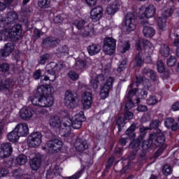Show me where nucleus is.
I'll list each match as a JSON object with an SVG mask.
<instances>
[{
  "label": "nucleus",
  "instance_id": "1",
  "mask_svg": "<svg viewBox=\"0 0 179 179\" xmlns=\"http://www.w3.org/2000/svg\"><path fill=\"white\" fill-rule=\"evenodd\" d=\"M143 76H136V82H132L131 84L127 88V95L126 96V106L124 113V117H119L117 120L116 125H117L119 132H121L122 127L125 125V120H132L134 118V113L128 111L134 107V101H136V104L141 103V99H145L148 96V92L142 90H137L136 87L140 85H143L145 89H149L150 83L149 80L146 79V76H149L150 79L155 82L156 80V73L153 70H149L146 68L143 71Z\"/></svg>",
  "mask_w": 179,
  "mask_h": 179
},
{
  "label": "nucleus",
  "instance_id": "2",
  "mask_svg": "<svg viewBox=\"0 0 179 179\" xmlns=\"http://www.w3.org/2000/svg\"><path fill=\"white\" fill-rule=\"evenodd\" d=\"M85 113L80 111L74 115L72 118L69 115L62 119L58 116L52 115L49 120V124L52 128L59 129L61 136L64 138L65 141L71 142L73 138V134L71 133L72 127L73 129H79L82 127V122L85 121Z\"/></svg>",
  "mask_w": 179,
  "mask_h": 179
},
{
  "label": "nucleus",
  "instance_id": "3",
  "mask_svg": "<svg viewBox=\"0 0 179 179\" xmlns=\"http://www.w3.org/2000/svg\"><path fill=\"white\" fill-rule=\"evenodd\" d=\"M19 19V15L15 11L9 12L6 17L0 15V41H8L11 40H19L22 37V25L15 24L10 27L12 23H16Z\"/></svg>",
  "mask_w": 179,
  "mask_h": 179
},
{
  "label": "nucleus",
  "instance_id": "4",
  "mask_svg": "<svg viewBox=\"0 0 179 179\" xmlns=\"http://www.w3.org/2000/svg\"><path fill=\"white\" fill-rule=\"evenodd\" d=\"M36 95L31 96L30 101L38 107H51L54 104V87L51 85H42L37 88Z\"/></svg>",
  "mask_w": 179,
  "mask_h": 179
},
{
  "label": "nucleus",
  "instance_id": "5",
  "mask_svg": "<svg viewBox=\"0 0 179 179\" xmlns=\"http://www.w3.org/2000/svg\"><path fill=\"white\" fill-rule=\"evenodd\" d=\"M164 142H166V136H164V133L162 132V130H157V133L150 134L149 138L147 141H144L143 143V151L140 156L145 157V156H146V152H148L153 145H155V146L159 148V149L155 153L154 157H159L164 150Z\"/></svg>",
  "mask_w": 179,
  "mask_h": 179
},
{
  "label": "nucleus",
  "instance_id": "6",
  "mask_svg": "<svg viewBox=\"0 0 179 179\" xmlns=\"http://www.w3.org/2000/svg\"><path fill=\"white\" fill-rule=\"evenodd\" d=\"M156 13V7L153 4L143 5L138 8L136 14L139 17L141 24H147L148 20L153 17Z\"/></svg>",
  "mask_w": 179,
  "mask_h": 179
},
{
  "label": "nucleus",
  "instance_id": "7",
  "mask_svg": "<svg viewBox=\"0 0 179 179\" xmlns=\"http://www.w3.org/2000/svg\"><path fill=\"white\" fill-rule=\"evenodd\" d=\"M73 24L81 31L80 34L83 37H93L94 36V24L93 23L87 24L85 20L78 18L73 22Z\"/></svg>",
  "mask_w": 179,
  "mask_h": 179
},
{
  "label": "nucleus",
  "instance_id": "8",
  "mask_svg": "<svg viewBox=\"0 0 179 179\" xmlns=\"http://www.w3.org/2000/svg\"><path fill=\"white\" fill-rule=\"evenodd\" d=\"M111 68V64H108L103 69L101 74L97 75L96 73L92 74L90 73V86L96 92L99 87V85H101L107 78L108 73H110V69Z\"/></svg>",
  "mask_w": 179,
  "mask_h": 179
},
{
  "label": "nucleus",
  "instance_id": "9",
  "mask_svg": "<svg viewBox=\"0 0 179 179\" xmlns=\"http://www.w3.org/2000/svg\"><path fill=\"white\" fill-rule=\"evenodd\" d=\"M169 4H166V7L164 8L162 17H159L157 20L158 27L160 30H164L166 28V20L167 17H170L173 15L174 8V0H170Z\"/></svg>",
  "mask_w": 179,
  "mask_h": 179
},
{
  "label": "nucleus",
  "instance_id": "10",
  "mask_svg": "<svg viewBox=\"0 0 179 179\" xmlns=\"http://www.w3.org/2000/svg\"><path fill=\"white\" fill-rule=\"evenodd\" d=\"M61 149H62V141L58 138L50 140L43 148V150H45L48 155H55L58 152H61Z\"/></svg>",
  "mask_w": 179,
  "mask_h": 179
},
{
  "label": "nucleus",
  "instance_id": "11",
  "mask_svg": "<svg viewBox=\"0 0 179 179\" xmlns=\"http://www.w3.org/2000/svg\"><path fill=\"white\" fill-rule=\"evenodd\" d=\"M148 129H150L149 127H142L140 128L141 135L136 141H133L129 145V149H133V152L130 154L129 157V160H132L135 155H136V152H138L139 149V146H141V141H143V138H145V135H146V131Z\"/></svg>",
  "mask_w": 179,
  "mask_h": 179
},
{
  "label": "nucleus",
  "instance_id": "12",
  "mask_svg": "<svg viewBox=\"0 0 179 179\" xmlns=\"http://www.w3.org/2000/svg\"><path fill=\"white\" fill-rule=\"evenodd\" d=\"M58 66L57 63L50 62L46 66V73L45 76H42L41 80L44 83V82H48L51 83V82H54L56 79L55 77V69Z\"/></svg>",
  "mask_w": 179,
  "mask_h": 179
},
{
  "label": "nucleus",
  "instance_id": "13",
  "mask_svg": "<svg viewBox=\"0 0 179 179\" xmlns=\"http://www.w3.org/2000/svg\"><path fill=\"white\" fill-rule=\"evenodd\" d=\"M117 41L111 37H106L103 40V50L106 55H113L115 52Z\"/></svg>",
  "mask_w": 179,
  "mask_h": 179
},
{
  "label": "nucleus",
  "instance_id": "14",
  "mask_svg": "<svg viewBox=\"0 0 179 179\" xmlns=\"http://www.w3.org/2000/svg\"><path fill=\"white\" fill-rule=\"evenodd\" d=\"M142 47H143L145 49V54H148V55L153 54V50H155V47L152 43H150V41L143 38H139L136 42V50H142Z\"/></svg>",
  "mask_w": 179,
  "mask_h": 179
},
{
  "label": "nucleus",
  "instance_id": "15",
  "mask_svg": "<svg viewBox=\"0 0 179 179\" xmlns=\"http://www.w3.org/2000/svg\"><path fill=\"white\" fill-rule=\"evenodd\" d=\"M43 134L40 131H35L31 133L27 140V143L29 148H37L41 145Z\"/></svg>",
  "mask_w": 179,
  "mask_h": 179
},
{
  "label": "nucleus",
  "instance_id": "16",
  "mask_svg": "<svg viewBox=\"0 0 179 179\" xmlns=\"http://www.w3.org/2000/svg\"><path fill=\"white\" fill-rule=\"evenodd\" d=\"M113 83H114V78L109 77L107 78L106 83L103 85L100 92V97L103 100L107 99L108 97V94L110 93V90L113 89Z\"/></svg>",
  "mask_w": 179,
  "mask_h": 179
},
{
  "label": "nucleus",
  "instance_id": "17",
  "mask_svg": "<svg viewBox=\"0 0 179 179\" xmlns=\"http://www.w3.org/2000/svg\"><path fill=\"white\" fill-rule=\"evenodd\" d=\"M136 29V22H135V14L128 13L126 16L124 30L127 33H131Z\"/></svg>",
  "mask_w": 179,
  "mask_h": 179
},
{
  "label": "nucleus",
  "instance_id": "18",
  "mask_svg": "<svg viewBox=\"0 0 179 179\" xmlns=\"http://www.w3.org/2000/svg\"><path fill=\"white\" fill-rule=\"evenodd\" d=\"M64 104L69 108H75L78 106L76 98L73 95V92L71 90H67L64 94Z\"/></svg>",
  "mask_w": 179,
  "mask_h": 179
},
{
  "label": "nucleus",
  "instance_id": "19",
  "mask_svg": "<svg viewBox=\"0 0 179 179\" xmlns=\"http://www.w3.org/2000/svg\"><path fill=\"white\" fill-rule=\"evenodd\" d=\"M104 9L102 6H96L92 8L90 11V19L94 22H100L103 17Z\"/></svg>",
  "mask_w": 179,
  "mask_h": 179
},
{
  "label": "nucleus",
  "instance_id": "20",
  "mask_svg": "<svg viewBox=\"0 0 179 179\" xmlns=\"http://www.w3.org/2000/svg\"><path fill=\"white\" fill-rule=\"evenodd\" d=\"M15 86V82L13 80L7 78L4 83L0 80V91L6 92V94H12V87Z\"/></svg>",
  "mask_w": 179,
  "mask_h": 179
},
{
  "label": "nucleus",
  "instance_id": "21",
  "mask_svg": "<svg viewBox=\"0 0 179 179\" xmlns=\"http://www.w3.org/2000/svg\"><path fill=\"white\" fill-rule=\"evenodd\" d=\"M13 152L12 148V144L10 143H4L1 145L0 147V157L3 159L5 157H9Z\"/></svg>",
  "mask_w": 179,
  "mask_h": 179
},
{
  "label": "nucleus",
  "instance_id": "22",
  "mask_svg": "<svg viewBox=\"0 0 179 179\" xmlns=\"http://www.w3.org/2000/svg\"><path fill=\"white\" fill-rule=\"evenodd\" d=\"M34 111L29 107H22L19 111V117L23 121H29L33 118Z\"/></svg>",
  "mask_w": 179,
  "mask_h": 179
},
{
  "label": "nucleus",
  "instance_id": "23",
  "mask_svg": "<svg viewBox=\"0 0 179 179\" xmlns=\"http://www.w3.org/2000/svg\"><path fill=\"white\" fill-rule=\"evenodd\" d=\"M3 115L5 117L0 122V139H2V136H3V134H5V127H6L8 124H10V122H12L9 112L5 114V110H3Z\"/></svg>",
  "mask_w": 179,
  "mask_h": 179
},
{
  "label": "nucleus",
  "instance_id": "24",
  "mask_svg": "<svg viewBox=\"0 0 179 179\" xmlns=\"http://www.w3.org/2000/svg\"><path fill=\"white\" fill-rule=\"evenodd\" d=\"M20 136H27L29 135V124L22 122L17 124L14 128Z\"/></svg>",
  "mask_w": 179,
  "mask_h": 179
},
{
  "label": "nucleus",
  "instance_id": "25",
  "mask_svg": "<svg viewBox=\"0 0 179 179\" xmlns=\"http://www.w3.org/2000/svg\"><path fill=\"white\" fill-rule=\"evenodd\" d=\"M15 50V45L12 43L5 45L3 49L0 50V59H2L5 57H9V55L12 54V51Z\"/></svg>",
  "mask_w": 179,
  "mask_h": 179
},
{
  "label": "nucleus",
  "instance_id": "26",
  "mask_svg": "<svg viewBox=\"0 0 179 179\" xmlns=\"http://www.w3.org/2000/svg\"><path fill=\"white\" fill-rule=\"evenodd\" d=\"M62 173V169L61 167L56 166L55 167H51L46 173V179H52L54 177H58Z\"/></svg>",
  "mask_w": 179,
  "mask_h": 179
},
{
  "label": "nucleus",
  "instance_id": "27",
  "mask_svg": "<svg viewBox=\"0 0 179 179\" xmlns=\"http://www.w3.org/2000/svg\"><path fill=\"white\" fill-rule=\"evenodd\" d=\"M82 104L84 110H89L92 107V93L85 92L83 94Z\"/></svg>",
  "mask_w": 179,
  "mask_h": 179
},
{
  "label": "nucleus",
  "instance_id": "28",
  "mask_svg": "<svg viewBox=\"0 0 179 179\" xmlns=\"http://www.w3.org/2000/svg\"><path fill=\"white\" fill-rule=\"evenodd\" d=\"M74 148L76 150H78V152H83V150H86V149L89 148V144L85 139L77 138L74 143Z\"/></svg>",
  "mask_w": 179,
  "mask_h": 179
},
{
  "label": "nucleus",
  "instance_id": "29",
  "mask_svg": "<svg viewBox=\"0 0 179 179\" xmlns=\"http://www.w3.org/2000/svg\"><path fill=\"white\" fill-rule=\"evenodd\" d=\"M164 125L168 129H171V131H178L179 126L177 122L171 117H168L164 121Z\"/></svg>",
  "mask_w": 179,
  "mask_h": 179
},
{
  "label": "nucleus",
  "instance_id": "30",
  "mask_svg": "<svg viewBox=\"0 0 179 179\" xmlns=\"http://www.w3.org/2000/svg\"><path fill=\"white\" fill-rule=\"evenodd\" d=\"M118 9H120V5L115 1L112 2L107 6L106 13L109 15H115Z\"/></svg>",
  "mask_w": 179,
  "mask_h": 179
},
{
  "label": "nucleus",
  "instance_id": "31",
  "mask_svg": "<svg viewBox=\"0 0 179 179\" xmlns=\"http://www.w3.org/2000/svg\"><path fill=\"white\" fill-rule=\"evenodd\" d=\"M131 48V45L128 41H120L118 43V51L122 54H125V52L129 50Z\"/></svg>",
  "mask_w": 179,
  "mask_h": 179
},
{
  "label": "nucleus",
  "instance_id": "32",
  "mask_svg": "<svg viewBox=\"0 0 179 179\" xmlns=\"http://www.w3.org/2000/svg\"><path fill=\"white\" fill-rule=\"evenodd\" d=\"M20 135L16 130H15V129L7 135L9 142H11L12 143H16V142L20 139Z\"/></svg>",
  "mask_w": 179,
  "mask_h": 179
},
{
  "label": "nucleus",
  "instance_id": "33",
  "mask_svg": "<svg viewBox=\"0 0 179 179\" xmlns=\"http://www.w3.org/2000/svg\"><path fill=\"white\" fill-rule=\"evenodd\" d=\"M100 51H101V46H100V45L93 44L89 45L87 48L88 54L92 57H93V55H96V54H99Z\"/></svg>",
  "mask_w": 179,
  "mask_h": 179
},
{
  "label": "nucleus",
  "instance_id": "34",
  "mask_svg": "<svg viewBox=\"0 0 179 179\" xmlns=\"http://www.w3.org/2000/svg\"><path fill=\"white\" fill-rule=\"evenodd\" d=\"M143 34L145 37L148 38L153 37L156 34V31L153 28L149 26H144L143 29Z\"/></svg>",
  "mask_w": 179,
  "mask_h": 179
},
{
  "label": "nucleus",
  "instance_id": "35",
  "mask_svg": "<svg viewBox=\"0 0 179 179\" xmlns=\"http://www.w3.org/2000/svg\"><path fill=\"white\" fill-rule=\"evenodd\" d=\"M59 39H56L55 38H51V37L46 38L43 41V43L45 45H48L49 47H54L57 45V44H59Z\"/></svg>",
  "mask_w": 179,
  "mask_h": 179
},
{
  "label": "nucleus",
  "instance_id": "36",
  "mask_svg": "<svg viewBox=\"0 0 179 179\" xmlns=\"http://www.w3.org/2000/svg\"><path fill=\"white\" fill-rule=\"evenodd\" d=\"M31 169L34 171L38 170L41 166V159L37 157H35L30 161Z\"/></svg>",
  "mask_w": 179,
  "mask_h": 179
},
{
  "label": "nucleus",
  "instance_id": "37",
  "mask_svg": "<svg viewBox=\"0 0 179 179\" xmlns=\"http://www.w3.org/2000/svg\"><path fill=\"white\" fill-rule=\"evenodd\" d=\"M15 162L18 166H24L27 163V157L24 155H20L16 159Z\"/></svg>",
  "mask_w": 179,
  "mask_h": 179
},
{
  "label": "nucleus",
  "instance_id": "38",
  "mask_svg": "<svg viewBox=\"0 0 179 179\" xmlns=\"http://www.w3.org/2000/svg\"><path fill=\"white\" fill-rule=\"evenodd\" d=\"M69 50L68 49L67 45H64L60 48L57 50L56 55L57 57H64L66 54H68Z\"/></svg>",
  "mask_w": 179,
  "mask_h": 179
},
{
  "label": "nucleus",
  "instance_id": "39",
  "mask_svg": "<svg viewBox=\"0 0 179 179\" xmlns=\"http://www.w3.org/2000/svg\"><path fill=\"white\" fill-rule=\"evenodd\" d=\"M135 129H136V125L135 124H132L129 128H128L126 131V135L129 136V138H135Z\"/></svg>",
  "mask_w": 179,
  "mask_h": 179
},
{
  "label": "nucleus",
  "instance_id": "40",
  "mask_svg": "<svg viewBox=\"0 0 179 179\" xmlns=\"http://www.w3.org/2000/svg\"><path fill=\"white\" fill-rule=\"evenodd\" d=\"M85 68H86V62L83 60H78L76 62V65H75V69L76 71H84Z\"/></svg>",
  "mask_w": 179,
  "mask_h": 179
},
{
  "label": "nucleus",
  "instance_id": "41",
  "mask_svg": "<svg viewBox=\"0 0 179 179\" xmlns=\"http://www.w3.org/2000/svg\"><path fill=\"white\" fill-rule=\"evenodd\" d=\"M125 69H127V59H123L119 62L117 71L118 72H122Z\"/></svg>",
  "mask_w": 179,
  "mask_h": 179
},
{
  "label": "nucleus",
  "instance_id": "42",
  "mask_svg": "<svg viewBox=\"0 0 179 179\" xmlns=\"http://www.w3.org/2000/svg\"><path fill=\"white\" fill-rule=\"evenodd\" d=\"M38 5L39 8L45 9L51 6V0H38Z\"/></svg>",
  "mask_w": 179,
  "mask_h": 179
},
{
  "label": "nucleus",
  "instance_id": "43",
  "mask_svg": "<svg viewBox=\"0 0 179 179\" xmlns=\"http://www.w3.org/2000/svg\"><path fill=\"white\" fill-rule=\"evenodd\" d=\"M159 52L163 57H167L170 55V48L167 45H164L161 47Z\"/></svg>",
  "mask_w": 179,
  "mask_h": 179
},
{
  "label": "nucleus",
  "instance_id": "44",
  "mask_svg": "<svg viewBox=\"0 0 179 179\" xmlns=\"http://www.w3.org/2000/svg\"><path fill=\"white\" fill-rule=\"evenodd\" d=\"M135 66H141L143 64V59H142V53L137 55L134 60Z\"/></svg>",
  "mask_w": 179,
  "mask_h": 179
},
{
  "label": "nucleus",
  "instance_id": "45",
  "mask_svg": "<svg viewBox=\"0 0 179 179\" xmlns=\"http://www.w3.org/2000/svg\"><path fill=\"white\" fill-rule=\"evenodd\" d=\"M12 176L15 179H20L23 177V171L22 169H15L13 171Z\"/></svg>",
  "mask_w": 179,
  "mask_h": 179
},
{
  "label": "nucleus",
  "instance_id": "46",
  "mask_svg": "<svg viewBox=\"0 0 179 179\" xmlns=\"http://www.w3.org/2000/svg\"><path fill=\"white\" fill-rule=\"evenodd\" d=\"M0 72H3L6 76L9 75V64H2L0 65Z\"/></svg>",
  "mask_w": 179,
  "mask_h": 179
},
{
  "label": "nucleus",
  "instance_id": "47",
  "mask_svg": "<svg viewBox=\"0 0 179 179\" xmlns=\"http://www.w3.org/2000/svg\"><path fill=\"white\" fill-rule=\"evenodd\" d=\"M13 1L14 0H4V3L0 1V12L5 10V9H6V6H9Z\"/></svg>",
  "mask_w": 179,
  "mask_h": 179
},
{
  "label": "nucleus",
  "instance_id": "48",
  "mask_svg": "<svg viewBox=\"0 0 179 179\" xmlns=\"http://www.w3.org/2000/svg\"><path fill=\"white\" fill-rule=\"evenodd\" d=\"M157 71L159 73H163V72H164V71H166V69L164 68V64H163V62L162 60L157 61Z\"/></svg>",
  "mask_w": 179,
  "mask_h": 179
},
{
  "label": "nucleus",
  "instance_id": "49",
  "mask_svg": "<svg viewBox=\"0 0 179 179\" xmlns=\"http://www.w3.org/2000/svg\"><path fill=\"white\" fill-rule=\"evenodd\" d=\"M172 170L171 166L169 164H166L164 166L162 169V173L164 174V176H170L171 174Z\"/></svg>",
  "mask_w": 179,
  "mask_h": 179
},
{
  "label": "nucleus",
  "instance_id": "50",
  "mask_svg": "<svg viewBox=\"0 0 179 179\" xmlns=\"http://www.w3.org/2000/svg\"><path fill=\"white\" fill-rule=\"evenodd\" d=\"M68 76L71 80H78L79 79V74L73 71H70L68 73Z\"/></svg>",
  "mask_w": 179,
  "mask_h": 179
},
{
  "label": "nucleus",
  "instance_id": "51",
  "mask_svg": "<svg viewBox=\"0 0 179 179\" xmlns=\"http://www.w3.org/2000/svg\"><path fill=\"white\" fill-rule=\"evenodd\" d=\"M159 101V100L157 99V98L156 97V96H153L150 97L148 100H147V104H148V106H153L155 104H157V103Z\"/></svg>",
  "mask_w": 179,
  "mask_h": 179
},
{
  "label": "nucleus",
  "instance_id": "52",
  "mask_svg": "<svg viewBox=\"0 0 179 179\" xmlns=\"http://www.w3.org/2000/svg\"><path fill=\"white\" fill-rule=\"evenodd\" d=\"M83 174V169L78 171L74 175L71 177H67L66 179H79L80 178V176Z\"/></svg>",
  "mask_w": 179,
  "mask_h": 179
},
{
  "label": "nucleus",
  "instance_id": "53",
  "mask_svg": "<svg viewBox=\"0 0 179 179\" xmlns=\"http://www.w3.org/2000/svg\"><path fill=\"white\" fill-rule=\"evenodd\" d=\"M160 124V120H153L150 124V129H155L156 128H159V125Z\"/></svg>",
  "mask_w": 179,
  "mask_h": 179
},
{
  "label": "nucleus",
  "instance_id": "54",
  "mask_svg": "<svg viewBox=\"0 0 179 179\" xmlns=\"http://www.w3.org/2000/svg\"><path fill=\"white\" fill-rule=\"evenodd\" d=\"M176 62H177L176 57L171 56L170 58L168 59L166 64L168 66H174V65H176Z\"/></svg>",
  "mask_w": 179,
  "mask_h": 179
},
{
  "label": "nucleus",
  "instance_id": "55",
  "mask_svg": "<svg viewBox=\"0 0 179 179\" xmlns=\"http://www.w3.org/2000/svg\"><path fill=\"white\" fill-rule=\"evenodd\" d=\"M93 164V159H90L85 161L81 160V166L84 167V169H86L87 167H89V166H92Z\"/></svg>",
  "mask_w": 179,
  "mask_h": 179
},
{
  "label": "nucleus",
  "instance_id": "56",
  "mask_svg": "<svg viewBox=\"0 0 179 179\" xmlns=\"http://www.w3.org/2000/svg\"><path fill=\"white\" fill-rule=\"evenodd\" d=\"M50 58V55L48 54H45L43 56L41 57L40 60H39V64L44 65L45 62L49 59Z\"/></svg>",
  "mask_w": 179,
  "mask_h": 179
},
{
  "label": "nucleus",
  "instance_id": "57",
  "mask_svg": "<svg viewBox=\"0 0 179 179\" xmlns=\"http://www.w3.org/2000/svg\"><path fill=\"white\" fill-rule=\"evenodd\" d=\"M64 17H65V15L62 14L61 15H57L54 17L55 23H62L64 22Z\"/></svg>",
  "mask_w": 179,
  "mask_h": 179
},
{
  "label": "nucleus",
  "instance_id": "58",
  "mask_svg": "<svg viewBox=\"0 0 179 179\" xmlns=\"http://www.w3.org/2000/svg\"><path fill=\"white\" fill-rule=\"evenodd\" d=\"M9 173V171L6 168H0V178L6 177Z\"/></svg>",
  "mask_w": 179,
  "mask_h": 179
},
{
  "label": "nucleus",
  "instance_id": "59",
  "mask_svg": "<svg viewBox=\"0 0 179 179\" xmlns=\"http://www.w3.org/2000/svg\"><path fill=\"white\" fill-rule=\"evenodd\" d=\"M41 36V31H39V29H35L34 30V38L35 40H37V38H40Z\"/></svg>",
  "mask_w": 179,
  "mask_h": 179
},
{
  "label": "nucleus",
  "instance_id": "60",
  "mask_svg": "<svg viewBox=\"0 0 179 179\" xmlns=\"http://www.w3.org/2000/svg\"><path fill=\"white\" fill-rule=\"evenodd\" d=\"M137 110L140 111L141 113H143L145 111H148V106L145 105H140L137 108Z\"/></svg>",
  "mask_w": 179,
  "mask_h": 179
},
{
  "label": "nucleus",
  "instance_id": "61",
  "mask_svg": "<svg viewBox=\"0 0 179 179\" xmlns=\"http://www.w3.org/2000/svg\"><path fill=\"white\" fill-rule=\"evenodd\" d=\"M173 44L178 48L176 55L179 57V38L175 39Z\"/></svg>",
  "mask_w": 179,
  "mask_h": 179
},
{
  "label": "nucleus",
  "instance_id": "62",
  "mask_svg": "<svg viewBox=\"0 0 179 179\" xmlns=\"http://www.w3.org/2000/svg\"><path fill=\"white\" fill-rule=\"evenodd\" d=\"M40 76H41V70H36L34 73V78L37 80L40 79Z\"/></svg>",
  "mask_w": 179,
  "mask_h": 179
},
{
  "label": "nucleus",
  "instance_id": "63",
  "mask_svg": "<svg viewBox=\"0 0 179 179\" xmlns=\"http://www.w3.org/2000/svg\"><path fill=\"white\" fill-rule=\"evenodd\" d=\"M86 3L89 5V6H94L96 3H97V0H85Z\"/></svg>",
  "mask_w": 179,
  "mask_h": 179
},
{
  "label": "nucleus",
  "instance_id": "64",
  "mask_svg": "<svg viewBox=\"0 0 179 179\" xmlns=\"http://www.w3.org/2000/svg\"><path fill=\"white\" fill-rule=\"evenodd\" d=\"M172 111H179V102H176L172 105Z\"/></svg>",
  "mask_w": 179,
  "mask_h": 179
}]
</instances>
